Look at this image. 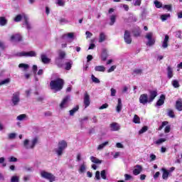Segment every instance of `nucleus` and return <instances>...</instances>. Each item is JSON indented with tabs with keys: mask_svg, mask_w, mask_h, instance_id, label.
I'll use <instances>...</instances> for the list:
<instances>
[{
	"mask_svg": "<svg viewBox=\"0 0 182 182\" xmlns=\"http://www.w3.org/2000/svg\"><path fill=\"white\" fill-rule=\"evenodd\" d=\"M90 160L92 163H94L95 164H102V160L95 157V156H90Z\"/></svg>",
	"mask_w": 182,
	"mask_h": 182,
	"instance_id": "nucleus-22",
	"label": "nucleus"
},
{
	"mask_svg": "<svg viewBox=\"0 0 182 182\" xmlns=\"http://www.w3.org/2000/svg\"><path fill=\"white\" fill-rule=\"evenodd\" d=\"M124 42L127 43V45H130L132 42V36H130V31L126 30L124 34Z\"/></svg>",
	"mask_w": 182,
	"mask_h": 182,
	"instance_id": "nucleus-8",
	"label": "nucleus"
},
{
	"mask_svg": "<svg viewBox=\"0 0 182 182\" xmlns=\"http://www.w3.org/2000/svg\"><path fill=\"white\" fill-rule=\"evenodd\" d=\"M154 5L156 6V8H158V9H160V8H162L163 7V4H161V2L156 0L154 1Z\"/></svg>",
	"mask_w": 182,
	"mask_h": 182,
	"instance_id": "nucleus-40",
	"label": "nucleus"
},
{
	"mask_svg": "<svg viewBox=\"0 0 182 182\" xmlns=\"http://www.w3.org/2000/svg\"><path fill=\"white\" fill-rule=\"evenodd\" d=\"M17 56H19L20 58H22V56H26L28 58H33L36 56V53L33 50L28 51V52H21L17 53Z\"/></svg>",
	"mask_w": 182,
	"mask_h": 182,
	"instance_id": "nucleus-6",
	"label": "nucleus"
},
{
	"mask_svg": "<svg viewBox=\"0 0 182 182\" xmlns=\"http://www.w3.org/2000/svg\"><path fill=\"white\" fill-rule=\"evenodd\" d=\"M26 119V114H21L17 117V120H19L20 122H22V120Z\"/></svg>",
	"mask_w": 182,
	"mask_h": 182,
	"instance_id": "nucleus-39",
	"label": "nucleus"
},
{
	"mask_svg": "<svg viewBox=\"0 0 182 182\" xmlns=\"http://www.w3.org/2000/svg\"><path fill=\"white\" fill-rule=\"evenodd\" d=\"M78 110L79 105H77L76 107L70 110V116H75V113H76V112H78Z\"/></svg>",
	"mask_w": 182,
	"mask_h": 182,
	"instance_id": "nucleus-25",
	"label": "nucleus"
},
{
	"mask_svg": "<svg viewBox=\"0 0 182 182\" xmlns=\"http://www.w3.org/2000/svg\"><path fill=\"white\" fill-rule=\"evenodd\" d=\"M168 18H170V14H162V15L161 16V21H167V19H168Z\"/></svg>",
	"mask_w": 182,
	"mask_h": 182,
	"instance_id": "nucleus-35",
	"label": "nucleus"
},
{
	"mask_svg": "<svg viewBox=\"0 0 182 182\" xmlns=\"http://www.w3.org/2000/svg\"><path fill=\"white\" fill-rule=\"evenodd\" d=\"M107 107H109V104H103L101 107H100V110H103V109H107Z\"/></svg>",
	"mask_w": 182,
	"mask_h": 182,
	"instance_id": "nucleus-53",
	"label": "nucleus"
},
{
	"mask_svg": "<svg viewBox=\"0 0 182 182\" xmlns=\"http://www.w3.org/2000/svg\"><path fill=\"white\" fill-rule=\"evenodd\" d=\"M11 102L14 106H17L19 102H21V98H19V92H16L13 94Z\"/></svg>",
	"mask_w": 182,
	"mask_h": 182,
	"instance_id": "nucleus-7",
	"label": "nucleus"
},
{
	"mask_svg": "<svg viewBox=\"0 0 182 182\" xmlns=\"http://www.w3.org/2000/svg\"><path fill=\"white\" fill-rule=\"evenodd\" d=\"M110 23H109V25L111 26H112V25H114V22H116V16L115 15H112L110 16Z\"/></svg>",
	"mask_w": 182,
	"mask_h": 182,
	"instance_id": "nucleus-34",
	"label": "nucleus"
},
{
	"mask_svg": "<svg viewBox=\"0 0 182 182\" xmlns=\"http://www.w3.org/2000/svg\"><path fill=\"white\" fill-rule=\"evenodd\" d=\"M67 36L70 38V39H73L75 38V34L73 33H68Z\"/></svg>",
	"mask_w": 182,
	"mask_h": 182,
	"instance_id": "nucleus-62",
	"label": "nucleus"
},
{
	"mask_svg": "<svg viewBox=\"0 0 182 182\" xmlns=\"http://www.w3.org/2000/svg\"><path fill=\"white\" fill-rule=\"evenodd\" d=\"M15 137H16V134H15V133H11L9 135V138L11 139H15Z\"/></svg>",
	"mask_w": 182,
	"mask_h": 182,
	"instance_id": "nucleus-63",
	"label": "nucleus"
},
{
	"mask_svg": "<svg viewBox=\"0 0 182 182\" xmlns=\"http://www.w3.org/2000/svg\"><path fill=\"white\" fill-rule=\"evenodd\" d=\"M164 141H166V139L161 138L156 141V144H161V143H164Z\"/></svg>",
	"mask_w": 182,
	"mask_h": 182,
	"instance_id": "nucleus-49",
	"label": "nucleus"
},
{
	"mask_svg": "<svg viewBox=\"0 0 182 182\" xmlns=\"http://www.w3.org/2000/svg\"><path fill=\"white\" fill-rule=\"evenodd\" d=\"M66 57V53H65V51H60L58 53V58L57 59H65V58Z\"/></svg>",
	"mask_w": 182,
	"mask_h": 182,
	"instance_id": "nucleus-29",
	"label": "nucleus"
},
{
	"mask_svg": "<svg viewBox=\"0 0 182 182\" xmlns=\"http://www.w3.org/2000/svg\"><path fill=\"white\" fill-rule=\"evenodd\" d=\"M41 62H43V63H49V62H50V59H49L48 57H46V55H45V54H42L41 55Z\"/></svg>",
	"mask_w": 182,
	"mask_h": 182,
	"instance_id": "nucleus-24",
	"label": "nucleus"
},
{
	"mask_svg": "<svg viewBox=\"0 0 182 182\" xmlns=\"http://www.w3.org/2000/svg\"><path fill=\"white\" fill-rule=\"evenodd\" d=\"M11 182H19V177L14 176L11 177Z\"/></svg>",
	"mask_w": 182,
	"mask_h": 182,
	"instance_id": "nucleus-47",
	"label": "nucleus"
},
{
	"mask_svg": "<svg viewBox=\"0 0 182 182\" xmlns=\"http://www.w3.org/2000/svg\"><path fill=\"white\" fill-rule=\"evenodd\" d=\"M105 41H106V35H105V33H100L99 38L100 43H102V42H105Z\"/></svg>",
	"mask_w": 182,
	"mask_h": 182,
	"instance_id": "nucleus-28",
	"label": "nucleus"
},
{
	"mask_svg": "<svg viewBox=\"0 0 182 182\" xmlns=\"http://www.w3.org/2000/svg\"><path fill=\"white\" fill-rule=\"evenodd\" d=\"M65 85V80L62 78H56L55 80H51L50 82V87L51 90H54L55 92H60L62 89H63V86Z\"/></svg>",
	"mask_w": 182,
	"mask_h": 182,
	"instance_id": "nucleus-2",
	"label": "nucleus"
},
{
	"mask_svg": "<svg viewBox=\"0 0 182 182\" xmlns=\"http://www.w3.org/2000/svg\"><path fill=\"white\" fill-rule=\"evenodd\" d=\"M95 72H105L106 70V68L103 65H97L95 67Z\"/></svg>",
	"mask_w": 182,
	"mask_h": 182,
	"instance_id": "nucleus-23",
	"label": "nucleus"
},
{
	"mask_svg": "<svg viewBox=\"0 0 182 182\" xmlns=\"http://www.w3.org/2000/svg\"><path fill=\"white\" fill-rule=\"evenodd\" d=\"M161 171H162V178L163 180H168V176H170V171L166 168H161Z\"/></svg>",
	"mask_w": 182,
	"mask_h": 182,
	"instance_id": "nucleus-13",
	"label": "nucleus"
},
{
	"mask_svg": "<svg viewBox=\"0 0 182 182\" xmlns=\"http://www.w3.org/2000/svg\"><path fill=\"white\" fill-rule=\"evenodd\" d=\"M72 69V63L70 62H68L65 63V70H70Z\"/></svg>",
	"mask_w": 182,
	"mask_h": 182,
	"instance_id": "nucleus-44",
	"label": "nucleus"
},
{
	"mask_svg": "<svg viewBox=\"0 0 182 182\" xmlns=\"http://www.w3.org/2000/svg\"><path fill=\"white\" fill-rule=\"evenodd\" d=\"M108 56L109 55L107 54V50L103 49L101 53V60H102V62H106V60H107Z\"/></svg>",
	"mask_w": 182,
	"mask_h": 182,
	"instance_id": "nucleus-18",
	"label": "nucleus"
},
{
	"mask_svg": "<svg viewBox=\"0 0 182 182\" xmlns=\"http://www.w3.org/2000/svg\"><path fill=\"white\" fill-rule=\"evenodd\" d=\"M70 99V96H66L63 99L61 103L60 104V109H65V107H66L65 105H68V102H69Z\"/></svg>",
	"mask_w": 182,
	"mask_h": 182,
	"instance_id": "nucleus-14",
	"label": "nucleus"
},
{
	"mask_svg": "<svg viewBox=\"0 0 182 182\" xmlns=\"http://www.w3.org/2000/svg\"><path fill=\"white\" fill-rule=\"evenodd\" d=\"M0 49H1V50H5V44L2 41H0Z\"/></svg>",
	"mask_w": 182,
	"mask_h": 182,
	"instance_id": "nucleus-64",
	"label": "nucleus"
},
{
	"mask_svg": "<svg viewBox=\"0 0 182 182\" xmlns=\"http://www.w3.org/2000/svg\"><path fill=\"white\" fill-rule=\"evenodd\" d=\"M167 124H168V122L164 121L162 122L161 125L159 126V127L158 129H156V130H158V132H161V130H163V128L164 127V126H167Z\"/></svg>",
	"mask_w": 182,
	"mask_h": 182,
	"instance_id": "nucleus-31",
	"label": "nucleus"
},
{
	"mask_svg": "<svg viewBox=\"0 0 182 182\" xmlns=\"http://www.w3.org/2000/svg\"><path fill=\"white\" fill-rule=\"evenodd\" d=\"M24 25H26V29H28V31H31V29H32V27L31 26V23H29V21L26 16H24Z\"/></svg>",
	"mask_w": 182,
	"mask_h": 182,
	"instance_id": "nucleus-21",
	"label": "nucleus"
},
{
	"mask_svg": "<svg viewBox=\"0 0 182 182\" xmlns=\"http://www.w3.org/2000/svg\"><path fill=\"white\" fill-rule=\"evenodd\" d=\"M166 70H167L168 79H171V77H173V68H171V66H168L166 68Z\"/></svg>",
	"mask_w": 182,
	"mask_h": 182,
	"instance_id": "nucleus-19",
	"label": "nucleus"
},
{
	"mask_svg": "<svg viewBox=\"0 0 182 182\" xmlns=\"http://www.w3.org/2000/svg\"><path fill=\"white\" fill-rule=\"evenodd\" d=\"M18 68H23L25 70H26L27 69L29 68V65L28 64H25V63H20L18 65Z\"/></svg>",
	"mask_w": 182,
	"mask_h": 182,
	"instance_id": "nucleus-41",
	"label": "nucleus"
},
{
	"mask_svg": "<svg viewBox=\"0 0 182 182\" xmlns=\"http://www.w3.org/2000/svg\"><path fill=\"white\" fill-rule=\"evenodd\" d=\"M111 132H119L120 130V125L117 122H112L109 124Z\"/></svg>",
	"mask_w": 182,
	"mask_h": 182,
	"instance_id": "nucleus-12",
	"label": "nucleus"
},
{
	"mask_svg": "<svg viewBox=\"0 0 182 182\" xmlns=\"http://www.w3.org/2000/svg\"><path fill=\"white\" fill-rule=\"evenodd\" d=\"M55 63L59 68H63V63H62V60L60 58H56Z\"/></svg>",
	"mask_w": 182,
	"mask_h": 182,
	"instance_id": "nucleus-27",
	"label": "nucleus"
},
{
	"mask_svg": "<svg viewBox=\"0 0 182 182\" xmlns=\"http://www.w3.org/2000/svg\"><path fill=\"white\" fill-rule=\"evenodd\" d=\"M149 96L147 94H141L139 97V103L141 105H147V103H152L154 101V99L157 97L159 93L157 90H149Z\"/></svg>",
	"mask_w": 182,
	"mask_h": 182,
	"instance_id": "nucleus-1",
	"label": "nucleus"
},
{
	"mask_svg": "<svg viewBox=\"0 0 182 182\" xmlns=\"http://www.w3.org/2000/svg\"><path fill=\"white\" fill-rule=\"evenodd\" d=\"M91 77H92V80L94 83H100V80H98V78L96 77L95 75H92Z\"/></svg>",
	"mask_w": 182,
	"mask_h": 182,
	"instance_id": "nucleus-43",
	"label": "nucleus"
},
{
	"mask_svg": "<svg viewBox=\"0 0 182 182\" xmlns=\"http://www.w3.org/2000/svg\"><path fill=\"white\" fill-rule=\"evenodd\" d=\"M68 147V142L65 140L60 141L58 142V149H55V151L58 156H62L63 154V150Z\"/></svg>",
	"mask_w": 182,
	"mask_h": 182,
	"instance_id": "nucleus-3",
	"label": "nucleus"
},
{
	"mask_svg": "<svg viewBox=\"0 0 182 182\" xmlns=\"http://www.w3.org/2000/svg\"><path fill=\"white\" fill-rule=\"evenodd\" d=\"M145 38L148 39V42L146 43L147 46H153L156 43V39L153 38V33L149 32L146 33Z\"/></svg>",
	"mask_w": 182,
	"mask_h": 182,
	"instance_id": "nucleus-5",
	"label": "nucleus"
},
{
	"mask_svg": "<svg viewBox=\"0 0 182 182\" xmlns=\"http://www.w3.org/2000/svg\"><path fill=\"white\" fill-rule=\"evenodd\" d=\"M175 107L176 110H178V112H182V99L181 98H178L176 100Z\"/></svg>",
	"mask_w": 182,
	"mask_h": 182,
	"instance_id": "nucleus-15",
	"label": "nucleus"
},
{
	"mask_svg": "<svg viewBox=\"0 0 182 182\" xmlns=\"http://www.w3.org/2000/svg\"><path fill=\"white\" fill-rule=\"evenodd\" d=\"M114 69H116V65L111 66V68H109V70H108V73L114 72Z\"/></svg>",
	"mask_w": 182,
	"mask_h": 182,
	"instance_id": "nucleus-60",
	"label": "nucleus"
},
{
	"mask_svg": "<svg viewBox=\"0 0 182 182\" xmlns=\"http://www.w3.org/2000/svg\"><path fill=\"white\" fill-rule=\"evenodd\" d=\"M134 73H135V75H141V73H143V70L135 69V70H134Z\"/></svg>",
	"mask_w": 182,
	"mask_h": 182,
	"instance_id": "nucleus-48",
	"label": "nucleus"
},
{
	"mask_svg": "<svg viewBox=\"0 0 182 182\" xmlns=\"http://www.w3.org/2000/svg\"><path fill=\"white\" fill-rule=\"evenodd\" d=\"M8 24V20L4 16L0 17V26H6Z\"/></svg>",
	"mask_w": 182,
	"mask_h": 182,
	"instance_id": "nucleus-20",
	"label": "nucleus"
},
{
	"mask_svg": "<svg viewBox=\"0 0 182 182\" xmlns=\"http://www.w3.org/2000/svg\"><path fill=\"white\" fill-rule=\"evenodd\" d=\"M166 100V95H161L159 99L156 102V106H163L164 105V102Z\"/></svg>",
	"mask_w": 182,
	"mask_h": 182,
	"instance_id": "nucleus-17",
	"label": "nucleus"
},
{
	"mask_svg": "<svg viewBox=\"0 0 182 182\" xmlns=\"http://www.w3.org/2000/svg\"><path fill=\"white\" fill-rule=\"evenodd\" d=\"M37 144H38V138L36 137L32 140L31 145L30 146V149H33V147H35V146H36Z\"/></svg>",
	"mask_w": 182,
	"mask_h": 182,
	"instance_id": "nucleus-32",
	"label": "nucleus"
},
{
	"mask_svg": "<svg viewBox=\"0 0 182 182\" xmlns=\"http://www.w3.org/2000/svg\"><path fill=\"white\" fill-rule=\"evenodd\" d=\"M78 171L80 174L85 173L86 171V165L85 164H81Z\"/></svg>",
	"mask_w": 182,
	"mask_h": 182,
	"instance_id": "nucleus-26",
	"label": "nucleus"
},
{
	"mask_svg": "<svg viewBox=\"0 0 182 182\" xmlns=\"http://www.w3.org/2000/svg\"><path fill=\"white\" fill-rule=\"evenodd\" d=\"M134 5V6H140L141 5V0H136Z\"/></svg>",
	"mask_w": 182,
	"mask_h": 182,
	"instance_id": "nucleus-58",
	"label": "nucleus"
},
{
	"mask_svg": "<svg viewBox=\"0 0 182 182\" xmlns=\"http://www.w3.org/2000/svg\"><path fill=\"white\" fill-rule=\"evenodd\" d=\"M21 21H22V15L21 14L17 15L14 18L15 22H21Z\"/></svg>",
	"mask_w": 182,
	"mask_h": 182,
	"instance_id": "nucleus-42",
	"label": "nucleus"
},
{
	"mask_svg": "<svg viewBox=\"0 0 182 182\" xmlns=\"http://www.w3.org/2000/svg\"><path fill=\"white\" fill-rule=\"evenodd\" d=\"M149 130V127L144 126L139 132V134H143V133H146Z\"/></svg>",
	"mask_w": 182,
	"mask_h": 182,
	"instance_id": "nucleus-33",
	"label": "nucleus"
},
{
	"mask_svg": "<svg viewBox=\"0 0 182 182\" xmlns=\"http://www.w3.org/2000/svg\"><path fill=\"white\" fill-rule=\"evenodd\" d=\"M168 116L169 117H171L172 119H174V117H176V115L174 114V111H173V109H168Z\"/></svg>",
	"mask_w": 182,
	"mask_h": 182,
	"instance_id": "nucleus-36",
	"label": "nucleus"
},
{
	"mask_svg": "<svg viewBox=\"0 0 182 182\" xmlns=\"http://www.w3.org/2000/svg\"><path fill=\"white\" fill-rule=\"evenodd\" d=\"M170 130H171V127H170V125H168L165 127L164 132L165 133H170Z\"/></svg>",
	"mask_w": 182,
	"mask_h": 182,
	"instance_id": "nucleus-55",
	"label": "nucleus"
},
{
	"mask_svg": "<svg viewBox=\"0 0 182 182\" xmlns=\"http://www.w3.org/2000/svg\"><path fill=\"white\" fill-rule=\"evenodd\" d=\"M41 177H43V178H46V180H49L50 182H53L55 181V176H53V174L46 172V171H43L41 173Z\"/></svg>",
	"mask_w": 182,
	"mask_h": 182,
	"instance_id": "nucleus-4",
	"label": "nucleus"
},
{
	"mask_svg": "<svg viewBox=\"0 0 182 182\" xmlns=\"http://www.w3.org/2000/svg\"><path fill=\"white\" fill-rule=\"evenodd\" d=\"M124 178H125V181H127L129 180L133 179V176H132V175H129V174L126 173V174H124Z\"/></svg>",
	"mask_w": 182,
	"mask_h": 182,
	"instance_id": "nucleus-51",
	"label": "nucleus"
},
{
	"mask_svg": "<svg viewBox=\"0 0 182 182\" xmlns=\"http://www.w3.org/2000/svg\"><path fill=\"white\" fill-rule=\"evenodd\" d=\"M133 122L136 124H140V117H138L137 114L134 116Z\"/></svg>",
	"mask_w": 182,
	"mask_h": 182,
	"instance_id": "nucleus-30",
	"label": "nucleus"
},
{
	"mask_svg": "<svg viewBox=\"0 0 182 182\" xmlns=\"http://www.w3.org/2000/svg\"><path fill=\"white\" fill-rule=\"evenodd\" d=\"M176 37L178 38L179 39H181V31H178L176 32Z\"/></svg>",
	"mask_w": 182,
	"mask_h": 182,
	"instance_id": "nucleus-56",
	"label": "nucleus"
},
{
	"mask_svg": "<svg viewBox=\"0 0 182 182\" xmlns=\"http://www.w3.org/2000/svg\"><path fill=\"white\" fill-rule=\"evenodd\" d=\"M172 85L175 88L180 87V83L178 82V81L177 80H173L172 81Z\"/></svg>",
	"mask_w": 182,
	"mask_h": 182,
	"instance_id": "nucleus-38",
	"label": "nucleus"
},
{
	"mask_svg": "<svg viewBox=\"0 0 182 182\" xmlns=\"http://www.w3.org/2000/svg\"><path fill=\"white\" fill-rule=\"evenodd\" d=\"M84 105L85 108L90 106V95L87 92L84 95Z\"/></svg>",
	"mask_w": 182,
	"mask_h": 182,
	"instance_id": "nucleus-9",
	"label": "nucleus"
},
{
	"mask_svg": "<svg viewBox=\"0 0 182 182\" xmlns=\"http://www.w3.org/2000/svg\"><path fill=\"white\" fill-rule=\"evenodd\" d=\"M143 171V167L141 165H136L134 167L133 174L134 176H139Z\"/></svg>",
	"mask_w": 182,
	"mask_h": 182,
	"instance_id": "nucleus-11",
	"label": "nucleus"
},
{
	"mask_svg": "<svg viewBox=\"0 0 182 182\" xmlns=\"http://www.w3.org/2000/svg\"><path fill=\"white\" fill-rule=\"evenodd\" d=\"M164 9L171 12L172 6L171 4H166L164 6Z\"/></svg>",
	"mask_w": 182,
	"mask_h": 182,
	"instance_id": "nucleus-50",
	"label": "nucleus"
},
{
	"mask_svg": "<svg viewBox=\"0 0 182 182\" xmlns=\"http://www.w3.org/2000/svg\"><path fill=\"white\" fill-rule=\"evenodd\" d=\"M9 161H10V163H15V162L18 161V159H16L14 156H11L9 158Z\"/></svg>",
	"mask_w": 182,
	"mask_h": 182,
	"instance_id": "nucleus-54",
	"label": "nucleus"
},
{
	"mask_svg": "<svg viewBox=\"0 0 182 182\" xmlns=\"http://www.w3.org/2000/svg\"><path fill=\"white\" fill-rule=\"evenodd\" d=\"M29 144V140L28 139H26L23 142V146L26 149H31V146L28 145Z\"/></svg>",
	"mask_w": 182,
	"mask_h": 182,
	"instance_id": "nucleus-45",
	"label": "nucleus"
},
{
	"mask_svg": "<svg viewBox=\"0 0 182 182\" xmlns=\"http://www.w3.org/2000/svg\"><path fill=\"white\" fill-rule=\"evenodd\" d=\"M22 36L19 33H16L11 36V41H13L14 42H22Z\"/></svg>",
	"mask_w": 182,
	"mask_h": 182,
	"instance_id": "nucleus-10",
	"label": "nucleus"
},
{
	"mask_svg": "<svg viewBox=\"0 0 182 182\" xmlns=\"http://www.w3.org/2000/svg\"><path fill=\"white\" fill-rule=\"evenodd\" d=\"M122 109H123V104L122 103V99L118 98L117 105L116 106V112L117 113H120V112H122Z\"/></svg>",
	"mask_w": 182,
	"mask_h": 182,
	"instance_id": "nucleus-16",
	"label": "nucleus"
},
{
	"mask_svg": "<svg viewBox=\"0 0 182 182\" xmlns=\"http://www.w3.org/2000/svg\"><path fill=\"white\" fill-rule=\"evenodd\" d=\"M95 178H97V180H100V171H97L95 172Z\"/></svg>",
	"mask_w": 182,
	"mask_h": 182,
	"instance_id": "nucleus-57",
	"label": "nucleus"
},
{
	"mask_svg": "<svg viewBox=\"0 0 182 182\" xmlns=\"http://www.w3.org/2000/svg\"><path fill=\"white\" fill-rule=\"evenodd\" d=\"M57 4H58V5H59V6H65V2H63V1H62V0H58Z\"/></svg>",
	"mask_w": 182,
	"mask_h": 182,
	"instance_id": "nucleus-61",
	"label": "nucleus"
},
{
	"mask_svg": "<svg viewBox=\"0 0 182 182\" xmlns=\"http://www.w3.org/2000/svg\"><path fill=\"white\" fill-rule=\"evenodd\" d=\"M101 177L103 180H106V178H107V175H106V171L105 170H102L101 171Z\"/></svg>",
	"mask_w": 182,
	"mask_h": 182,
	"instance_id": "nucleus-46",
	"label": "nucleus"
},
{
	"mask_svg": "<svg viewBox=\"0 0 182 182\" xmlns=\"http://www.w3.org/2000/svg\"><path fill=\"white\" fill-rule=\"evenodd\" d=\"M9 78H6L0 82V86H2V85H6V83H9Z\"/></svg>",
	"mask_w": 182,
	"mask_h": 182,
	"instance_id": "nucleus-52",
	"label": "nucleus"
},
{
	"mask_svg": "<svg viewBox=\"0 0 182 182\" xmlns=\"http://www.w3.org/2000/svg\"><path fill=\"white\" fill-rule=\"evenodd\" d=\"M107 144H109L108 141L100 144L97 147V150H102V149H103L105 146H107Z\"/></svg>",
	"mask_w": 182,
	"mask_h": 182,
	"instance_id": "nucleus-37",
	"label": "nucleus"
},
{
	"mask_svg": "<svg viewBox=\"0 0 182 182\" xmlns=\"http://www.w3.org/2000/svg\"><path fill=\"white\" fill-rule=\"evenodd\" d=\"M116 90L114 88H111V96L113 97L116 96Z\"/></svg>",
	"mask_w": 182,
	"mask_h": 182,
	"instance_id": "nucleus-59",
	"label": "nucleus"
}]
</instances>
